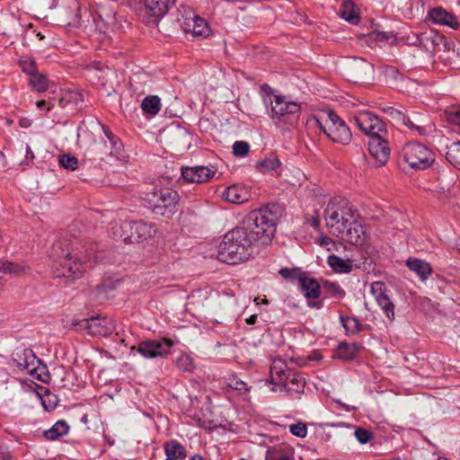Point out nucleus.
<instances>
[{
	"instance_id": "13d9d810",
	"label": "nucleus",
	"mask_w": 460,
	"mask_h": 460,
	"mask_svg": "<svg viewBox=\"0 0 460 460\" xmlns=\"http://www.w3.org/2000/svg\"><path fill=\"white\" fill-rule=\"evenodd\" d=\"M6 164L5 156L4 153L0 151V168H4Z\"/></svg>"
},
{
	"instance_id": "f257e3e1",
	"label": "nucleus",
	"mask_w": 460,
	"mask_h": 460,
	"mask_svg": "<svg viewBox=\"0 0 460 460\" xmlns=\"http://www.w3.org/2000/svg\"><path fill=\"white\" fill-rule=\"evenodd\" d=\"M277 216L270 207L251 211L239 227L255 245H268L276 233Z\"/></svg>"
},
{
	"instance_id": "72a5a7b5",
	"label": "nucleus",
	"mask_w": 460,
	"mask_h": 460,
	"mask_svg": "<svg viewBox=\"0 0 460 460\" xmlns=\"http://www.w3.org/2000/svg\"><path fill=\"white\" fill-rule=\"evenodd\" d=\"M323 290L331 296L343 298L346 295L344 289L336 282L326 280L323 285Z\"/></svg>"
},
{
	"instance_id": "de8ad7c7",
	"label": "nucleus",
	"mask_w": 460,
	"mask_h": 460,
	"mask_svg": "<svg viewBox=\"0 0 460 460\" xmlns=\"http://www.w3.org/2000/svg\"><path fill=\"white\" fill-rule=\"evenodd\" d=\"M318 243L321 245V246H328L329 244H332V247H328L327 250L328 251H331V250H335V251H338L339 250V247H341L342 244L341 242H334L332 238L328 237V236H322L318 239Z\"/></svg>"
},
{
	"instance_id": "69168bd1",
	"label": "nucleus",
	"mask_w": 460,
	"mask_h": 460,
	"mask_svg": "<svg viewBox=\"0 0 460 460\" xmlns=\"http://www.w3.org/2000/svg\"><path fill=\"white\" fill-rule=\"evenodd\" d=\"M191 460H203V458L199 455H195L192 456Z\"/></svg>"
},
{
	"instance_id": "6ab92c4d",
	"label": "nucleus",
	"mask_w": 460,
	"mask_h": 460,
	"mask_svg": "<svg viewBox=\"0 0 460 460\" xmlns=\"http://www.w3.org/2000/svg\"><path fill=\"white\" fill-rule=\"evenodd\" d=\"M327 263L330 268L338 274H348L354 269L359 268V265L356 263L354 259H343L334 254L328 256Z\"/></svg>"
},
{
	"instance_id": "aec40b11",
	"label": "nucleus",
	"mask_w": 460,
	"mask_h": 460,
	"mask_svg": "<svg viewBox=\"0 0 460 460\" xmlns=\"http://www.w3.org/2000/svg\"><path fill=\"white\" fill-rule=\"evenodd\" d=\"M429 17L432 22L436 24L447 25L452 29H457L459 27L456 17L441 7L432 9L429 13Z\"/></svg>"
},
{
	"instance_id": "dca6fc26",
	"label": "nucleus",
	"mask_w": 460,
	"mask_h": 460,
	"mask_svg": "<svg viewBox=\"0 0 460 460\" xmlns=\"http://www.w3.org/2000/svg\"><path fill=\"white\" fill-rule=\"evenodd\" d=\"M172 347V341L164 338L140 342L137 346V351L146 358H154L168 354Z\"/></svg>"
},
{
	"instance_id": "c85d7f7f",
	"label": "nucleus",
	"mask_w": 460,
	"mask_h": 460,
	"mask_svg": "<svg viewBox=\"0 0 460 460\" xmlns=\"http://www.w3.org/2000/svg\"><path fill=\"white\" fill-rule=\"evenodd\" d=\"M341 16L351 23H357L359 17L355 10L354 4L351 1H344L340 8Z\"/></svg>"
},
{
	"instance_id": "338daca9",
	"label": "nucleus",
	"mask_w": 460,
	"mask_h": 460,
	"mask_svg": "<svg viewBox=\"0 0 460 460\" xmlns=\"http://www.w3.org/2000/svg\"><path fill=\"white\" fill-rule=\"evenodd\" d=\"M3 260H0V273H3Z\"/></svg>"
},
{
	"instance_id": "5fc2aeb1",
	"label": "nucleus",
	"mask_w": 460,
	"mask_h": 460,
	"mask_svg": "<svg viewBox=\"0 0 460 460\" xmlns=\"http://www.w3.org/2000/svg\"><path fill=\"white\" fill-rule=\"evenodd\" d=\"M257 321V315L256 314H252L251 315L250 317H248L246 319V323L249 324V325H252L256 323Z\"/></svg>"
},
{
	"instance_id": "4d7b16f0",
	"label": "nucleus",
	"mask_w": 460,
	"mask_h": 460,
	"mask_svg": "<svg viewBox=\"0 0 460 460\" xmlns=\"http://www.w3.org/2000/svg\"><path fill=\"white\" fill-rule=\"evenodd\" d=\"M24 149L26 152V156L28 157L30 155V159H33L34 155H33L32 151L31 150L30 146L28 145H25Z\"/></svg>"
},
{
	"instance_id": "e2e57ef3",
	"label": "nucleus",
	"mask_w": 460,
	"mask_h": 460,
	"mask_svg": "<svg viewBox=\"0 0 460 460\" xmlns=\"http://www.w3.org/2000/svg\"><path fill=\"white\" fill-rule=\"evenodd\" d=\"M254 302L257 304V305H260V304H268V300L266 298H263L261 300H260V297H255L254 298Z\"/></svg>"
},
{
	"instance_id": "052dcab7",
	"label": "nucleus",
	"mask_w": 460,
	"mask_h": 460,
	"mask_svg": "<svg viewBox=\"0 0 460 460\" xmlns=\"http://www.w3.org/2000/svg\"><path fill=\"white\" fill-rule=\"evenodd\" d=\"M90 322H91L90 327L101 325V320L98 318H96V319L92 318Z\"/></svg>"
},
{
	"instance_id": "a18cd8bd",
	"label": "nucleus",
	"mask_w": 460,
	"mask_h": 460,
	"mask_svg": "<svg viewBox=\"0 0 460 460\" xmlns=\"http://www.w3.org/2000/svg\"><path fill=\"white\" fill-rule=\"evenodd\" d=\"M354 435L360 444H366L368 441H370L373 438V435L369 430L361 428H358L355 430Z\"/></svg>"
},
{
	"instance_id": "bf43d9fd",
	"label": "nucleus",
	"mask_w": 460,
	"mask_h": 460,
	"mask_svg": "<svg viewBox=\"0 0 460 460\" xmlns=\"http://www.w3.org/2000/svg\"><path fill=\"white\" fill-rule=\"evenodd\" d=\"M0 460H14L10 455L6 453H0Z\"/></svg>"
},
{
	"instance_id": "37998d69",
	"label": "nucleus",
	"mask_w": 460,
	"mask_h": 460,
	"mask_svg": "<svg viewBox=\"0 0 460 460\" xmlns=\"http://www.w3.org/2000/svg\"><path fill=\"white\" fill-rule=\"evenodd\" d=\"M446 117L449 122L456 124L459 127L460 133V106L454 107L446 111Z\"/></svg>"
},
{
	"instance_id": "cd10ccee",
	"label": "nucleus",
	"mask_w": 460,
	"mask_h": 460,
	"mask_svg": "<svg viewBox=\"0 0 460 460\" xmlns=\"http://www.w3.org/2000/svg\"><path fill=\"white\" fill-rule=\"evenodd\" d=\"M141 108L144 112L155 116L161 110L160 99L156 95H149L142 101Z\"/></svg>"
},
{
	"instance_id": "b1692460",
	"label": "nucleus",
	"mask_w": 460,
	"mask_h": 460,
	"mask_svg": "<svg viewBox=\"0 0 460 460\" xmlns=\"http://www.w3.org/2000/svg\"><path fill=\"white\" fill-rule=\"evenodd\" d=\"M165 460H183L186 457L184 447L176 440H170L164 444Z\"/></svg>"
},
{
	"instance_id": "09e8293b",
	"label": "nucleus",
	"mask_w": 460,
	"mask_h": 460,
	"mask_svg": "<svg viewBox=\"0 0 460 460\" xmlns=\"http://www.w3.org/2000/svg\"><path fill=\"white\" fill-rule=\"evenodd\" d=\"M450 182L443 183L440 181V180H438V184L434 187V191L441 194L447 193L450 190Z\"/></svg>"
},
{
	"instance_id": "1a4fd4ad",
	"label": "nucleus",
	"mask_w": 460,
	"mask_h": 460,
	"mask_svg": "<svg viewBox=\"0 0 460 460\" xmlns=\"http://www.w3.org/2000/svg\"><path fill=\"white\" fill-rule=\"evenodd\" d=\"M403 160L414 169H426L433 162L429 149L420 143H409L402 148Z\"/></svg>"
},
{
	"instance_id": "4468645a",
	"label": "nucleus",
	"mask_w": 460,
	"mask_h": 460,
	"mask_svg": "<svg viewBox=\"0 0 460 460\" xmlns=\"http://www.w3.org/2000/svg\"><path fill=\"white\" fill-rule=\"evenodd\" d=\"M176 3V0H143L140 15L148 22H156Z\"/></svg>"
},
{
	"instance_id": "4c0bfd02",
	"label": "nucleus",
	"mask_w": 460,
	"mask_h": 460,
	"mask_svg": "<svg viewBox=\"0 0 460 460\" xmlns=\"http://www.w3.org/2000/svg\"><path fill=\"white\" fill-rule=\"evenodd\" d=\"M377 305H379L383 313L385 314L387 319L390 322H394L395 319L394 304L392 302L389 296L385 299L377 302Z\"/></svg>"
},
{
	"instance_id": "3c124183",
	"label": "nucleus",
	"mask_w": 460,
	"mask_h": 460,
	"mask_svg": "<svg viewBox=\"0 0 460 460\" xmlns=\"http://www.w3.org/2000/svg\"><path fill=\"white\" fill-rule=\"evenodd\" d=\"M279 274L281 277H283L284 279H291L294 277L295 275V272L293 270L291 269H288V268H283L279 270Z\"/></svg>"
},
{
	"instance_id": "9d476101",
	"label": "nucleus",
	"mask_w": 460,
	"mask_h": 460,
	"mask_svg": "<svg viewBox=\"0 0 460 460\" xmlns=\"http://www.w3.org/2000/svg\"><path fill=\"white\" fill-rule=\"evenodd\" d=\"M90 267H92V263L89 261H83L77 254L66 253L61 259L56 275L57 277L77 279L82 278Z\"/></svg>"
},
{
	"instance_id": "ddd939ff",
	"label": "nucleus",
	"mask_w": 460,
	"mask_h": 460,
	"mask_svg": "<svg viewBox=\"0 0 460 460\" xmlns=\"http://www.w3.org/2000/svg\"><path fill=\"white\" fill-rule=\"evenodd\" d=\"M14 360L22 370L26 371L31 376L42 382L46 381L44 377L47 376L45 367L40 366V361L31 349H25L21 352H17Z\"/></svg>"
},
{
	"instance_id": "603ef678",
	"label": "nucleus",
	"mask_w": 460,
	"mask_h": 460,
	"mask_svg": "<svg viewBox=\"0 0 460 460\" xmlns=\"http://www.w3.org/2000/svg\"><path fill=\"white\" fill-rule=\"evenodd\" d=\"M19 125L22 128H29L31 125V120L26 118L21 119L19 121Z\"/></svg>"
},
{
	"instance_id": "2f4dec72",
	"label": "nucleus",
	"mask_w": 460,
	"mask_h": 460,
	"mask_svg": "<svg viewBox=\"0 0 460 460\" xmlns=\"http://www.w3.org/2000/svg\"><path fill=\"white\" fill-rule=\"evenodd\" d=\"M102 131L107 137V139L110 142V145L111 146V149L110 151L111 155H119L120 154V151L122 149V144L118 139L115 135L105 126H102Z\"/></svg>"
},
{
	"instance_id": "412c9836",
	"label": "nucleus",
	"mask_w": 460,
	"mask_h": 460,
	"mask_svg": "<svg viewBox=\"0 0 460 460\" xmlns=\"http://www.w3.org/2000/svg\"><path fill=\"white\" fill-rule=\"evenodd\" d=\"M294 448L286 444L281 443L279 445L269 447L266 451V460H294Z\"/></svg>"
},
{
	"instance_id": "680f3d73",
	"label": "nucleus",
	"mask_w": 460,
	"mask_h": 460,
	"mask_svg": "<svg viewBox=\"0 0 460 460\" xmlns=\"http://www.w3.org/2000/svg\"><path fill=\"white\" fill-rule=\"evenodd\" d=\"M36 105L39 109H42L43 107H45L47 105V102L44 101V100H40V101H38L36 102Z\"/></svg>"
},
{
	"instance_id": "774afa93",
	"label": "nucleus",
	"mask_w": 460,
	"mask_h": 460,
	"mask_svg": "<svg viewBox=\"0 0 460 460\" xmlns=\"http://www.w3.org/2000/svg\"><path fill=\"white\" fill-rule=\"evenodd\" d=\"M436 460H447V458H444V457L438 456V457L436 458Z\"/></svg>"
},
{
	"instance_id": "e433bc0d",
	"label": "nucleus",
	"mask_w": 460,
	"mask_h": 460,
	"mask_svg": "<svg viewBox=\"0 0 460 460\" xmlns=\"http://www.w3.org/2000/svg\"><path fill=\"white\" fill-rule=\"evenodd\" d=\"M340 321L347 334H355L360 331V323L356 318L341 315Z\"/></svg>"
},
{
	"instance_id": "79ce46f5",
	"label": "nucleus",
	"mask_w": 460,
	"mask_h": 460,
	"mask_svg": "<svg viewBox=\"0 0 460 460\" xmlns=\"http://www.w3.org/2000/svg\"><path fill=\"white\" fill-rule=\"evenodd\" d=\"M250 150V146L247 142L237 141L233 146L234 155L239 157L247 155Z\"/></svg>"
},
{
	"instance_id": "c03bdc74",
	"label": "nucleus",
	"mask_w": 460,
	"mask_h": 460,
	"mask_svg": "<svg viewBox=\"0 0 460 460\" xmlns=\"http://www.w3.org/2000/svg\"><path fill=\"white\" fill-rule=\"evenodd\" d=\"M228 386L234 390H237L239 392H247L248 386L246 383H244L243 380L237 378L236 376H233L229 377L228 379Z\"/></svg>"
},
{
	"instance_id": "a878e982",
	"label": "nucleus",
	"mask_w": 460,
	"mask_h": 460,
	"mask_svg": "<svg viewBox=\"0 0 460 460\" xmlns=\"http://www.w3.org/2000/svg\"><path fill=\"white\" fill-rule=\"evenodd\" d=\"M3 273L10 274L16 277L26 275L30 271V268L25 263H14L3 260Z\"/></svg>"
},
{
	"instance_id": "393cba45",
	"label": "nucleus",
	"mask_w": 460,
	"mask_h": 460,
	"mask_svg": "<svg viewBox=\"0 0 460 460\" xmlns=\"http://www.w3.org/2000/svg\"><path fill=\"white\" fill-rule=\"evenodd\" d=\"M301 289L308 298H317L321 294V288L318 282L312 278L300 279Z\"/></svg>"
},
{
	"instance_id": "ea45409f",
	"label": "nucleus",
	"mask_w": 460,
	"mask_h": 460,
	"mask_svg": "<svg viewBox=\"0 0 460 460\" xmlns=\"http://www.w3.org/2000/svg\"><path fill=\"white\" fill-rule=\"evenodd\" d=\"M20 66L22 70L29 75L30 76L38 73L36 68V63L33 59L28 57H23L20 59Z\"/></svg>"
},
{
	"instance_id": "f3484780",
	"label": "nucleus",
	"mask_w": 460,
	"mask_h": 460,
	"mask_svg": "<svg viewBox=\"0 0 460 460\" xmlns=\"http://www.w3.org/2000/svg\"><path fill=\"white\" fill-rule=\"evenodd\" d=\"M217 172V168L211 166H193L181 169V176L189 182L203 183L211 180Z\"/></svg>"
},
{
	"instance_id": "0eeeda50",
	"label": "nucleus",
	"mask_w": 460,
	"mask_h": 460,
	"mask_svg": "<svg viewBox=\"0 0 460 460\" xmlns=\"http://www.w3.org/2000/svg\"><path fill=\"white\" fill-rule=\"evenodd\" d=\"M119 233L114 234L125 243H138L152 237L155 234V226L146 222H124L119 226Z\"/></svg>"
},
{
	"instance_id": "c9c22d12",
	"label": "nucleus",
	"mask_w": 460,
	"mask_h": 460,
	"mask_svg": "<svg viewBox=\"0 0 460 460\" xmlns=\"http://www.w3.org/2000/svg\"><path fill=\"white\" fill-rule=\"evenodd\" d=\"M370 292L376 303L388 296L387 288L382 281L373 282L371 284Z\"/></svg>"
},
{
	"instance_id": "4be33fe9",
	"label": "nucleus",
	"mask_w": 460,
	"mask_h": 460,
	"mask_svg": "<svg viewBox=\"0 0 460 460\" xmlns=\"http://www.w3.org/2000/svg\"><path fill=\"white\" fill-rule=\"evenodd\" d=\"M184 31L199 37H207L210 32L208 23L199 16H193L187 19L184 22Z\"/></svg>"
},
{
	"instance_id": "2eb2a0df",
	"label": "nucleus",
	"mask_w": 460,
	"mask_h": 460,
	"mask_svg": "<svg viewBox=\"0 0 460 460\" xmlns=\"http://www.w3.org/2000/svg\"><path fill=\"white\" fill-rule=\"evenodd\" d=\"M386 134H377L369 137L368 153L377 165H384L390 156V146L385 138Z\"/></svg>"
},
{
	"instance_id": "8fccbe9b",
	"label": "nucleus",
	"mask_w": 460,
	"mask_h": 460,
	"mask_svg": "<svg viewBox=\"0 0 460 460\" xmlns=\"http://www.w3.org/2000/svg\"><path fill=\"white\" fill-rule=\"evenodd\" d=\"M385 74L386 76L396 78L399 75V72L394 66H387L385 68Z\"/></svg>"
},
{
	"instance_id": "864d4df0",
	"label": "nucleus",
	"mask_w": 460,
	"mask_h": 460,
	"mask_svg": "<svg viewBox=\"0 0 460 460\" xmlns=\"http://www.w3.org/2000/svg\"><path fill=\"white\" fill-rule=\"evenodd\" d=\"M402 122L405 126H407L408 128H415V125L413 124V122L408 118V117H405L403 116L402 117Z\"/></svg>"
},
{
	"instance_id": "39448f33",
	"label": "nucleus",
	"mask_w": 460,
	"mask_h": 460,
	"mask_svg": "<svg viewBox=\"0 0 460 460\" xmlns=\"http://www.w3.org/2000/svg\"><path fill=\"white\" fill-rule=\"evenodd\" d=\"M179 199L177 191L170 188L155 187L153 191L146 193L145 196L153 213L166 218L177 212Z\"/></svg>"
},
{
	"instance_id": "5701e85b",
	"label": "nucleus",
	"mask_w": 460,
	"mask_h": 460,
	"mask_svg": "<svg viewBox=\"0 0 460 460\" xmlns=\"http://www.w3.org/2000/svg\"><path fill=\"white\" fill-rule=\"evenodd\" d=\"M406 265L411 271L416 273L421 280H426L432 273V268L429 263L422 260L410 258L406 261Z\"/></svg>"
},
{
	"instance_id": "7ed1b4c3",
	"label": "nucleus",
	"mask_w": 460,
	"mask_h": 460,
	"mask_svg": "<svg viewBox=\"0 0 460 460\" xmlns=\"http://www.w3.org/2000/svg\"><path fill=\"white\" fill-rule=\"evenodd\" d=\"M356 217H358L357 210L341 197L331 199L324 210L325 226L332 235L340 234Z\"/></svg>"
},
{
	"instance_id": "20e7f679",
	"label": "nucleus",
	"mask_w": 460,
	"mask_h": 460,
	"mask_svg": "<svg viewBox=\"0 0 460 460\" xmlns=\"http://www.w3.org/2000/svg\"><path fill=\"white\" fill-rule=\"evenodd\" d=\"M270 382L274 385L271 391H283L288 395L303 393L305 378L298 373L288 368L281 360H274L270 367Z\"/></svg>"
},
{
	"instance_id": "7c9ffc66",
	"label": "nucleus",
	"mask_w": 460,
	"mask_h": 460,
	"mask_svg": "<svg viewBox=\"0 0 460 460\" xmlns=\"http://www.w3.org/2000/svg\"><path fill=\"white\" fill-rule=\"evenodd\" d=\"M29 84L33 90L43 93L48 90L49 82L44 75L36 73L30 76Z\"/></svg>"
},
{
	"instance_id": "f8f14e48",
	"label": "nucleus",
	"mask_w": 460,
	"mask_h": 460,
	"mask_svg": "<svg viewBox=\"0 0 460 460\" xmlns=\"http://www.w3.org/2000/svg\"><path fill=\"white\" fill-rule=\"evenodd\" d=\"M335 236L356 246H363L369 239L367 227L359 217H356L352 223L348 224L345 229H342Z\"/></svg>"
},
{
	"instance_id": "a19ab883",
	"label": "nucleus",
	"mask_w": 460,
	"mask_h": 460,
	"mask_svg": "<svg viewBox=\"0 0 460 460\" xmlns=\"http://www.w3.org/2000/svg\"><path fill=\"white\" fill-rule=\"evenodd\" d=\"M176 366L182 371H190L193 367L192 358L188 354L181 353L176 358Z\"/></svg>"
},
{
	"instance_id": "f704fd0d",
	"label": "nucleus",
	"mask_w": 460,
	"mask_h": 460,
	"mask_svg": "<svg viewBox=\"0 0 460 460\" xmlns=\"http://www.w3.org/2000/svg\"><path fill=\"white\" fill-rule=\"evenodd\" d=\"M280 161L277 157H269L257 164V169L263 173L276 170L280 166Z\"/></svg>"
},
{
	"instance_id": "a211bd4d",
	"label": "nucleus",
	"mask_w": 460,
	"mask_h": 460,
	"mask_svg": "<svg viewBox=\"0 0 460 460\" xmlns=\"http://www.w3.org/2000/svg\"><path fill=\"white\" fill-rule=\"evenodd\" d=\"M223 197L228 202L243 204L251 198V190L243 184H233L224 191Z\"/></svg>"
},
{
	"instance_id": "0e129e2a",
	"label": "nucleus",
	"mask_w": 460,
	"mask_h": 460,
	"mask_svg": "<svg viewBox=\"0 0 460 460\" xmlns=\"http://www.w3.org/2000/svg\"><path fill=\"white\" fill-rule=\"evenodd\" d=\"M102 322L104 323V324H107V323H108V324H110V325H111V326H110V328H109V330H112V329H113V324H112V323H111V322H108L107 320H103Z\"/></svg>"
},
{
	"instance_id": "6e6552de",
	"label": "nucleus",
	"mask_w": 460,
	"mask_h": 460,
	"mask_svg": "<svg viewBox=\"0 0 460 460\" xmlns=\"http://www.w3.org/2000/svg\"><path fill=\"white\" fill-rule=\"evenodd\" d=\"M301 106L298 102L288 101L286 96L274 95L270 102L269 116L275 123L288 122L298 115Z\"/></svg>"
},
{
	"instance_id": "58836bf2",
	"label": "nucleus",
	"mask_w": 460,
	"mask_h": 460,
	"mask_svg": "<svg viewBox=\"0 0 460 460\" xmlns=\"http://www.w3.org/2000/svg\"><path fill=\"white\" fill-rule=\"evenodd\" d=\"M58 162L63 168L70 171H75L78 167L77 158L71 155L65 154L60 155Z\"/></svg>"
},
{
	"instance_id": "c756f323",
	"label": "nucleus",
	"mask_w": 460,
	"mask_h": 460,
	"mask_svg": "<svg viewBox=\"0 0 460 460\" xmlns=\"http://www.w3.org/2000/svg\"><path fill=\"white\" fill-rule=\"evenodd\" d=\"M69 427L64 420L57 421L51 429L44 432L48 439L55 440L68 432Z\"/></svg>"
},
{
	"instance_id": "473e14b6",
	"label": "nucleus",
	"mask_w": 460,
	"mask_h": 460,
	"mask_svg": "<svg viewBox=\"0 0 460 460\" xmlns=\"http://www.w3.org/2000/svg\"><path fill=\"white\" fill-rule=\"evenodd\" d=\"M447 159L460 170V142H454L448 146Z\"/></svg>"
},
{
	"instance_id": "9b49d317",
	"label": "nucleus",
	"mask_w": 460,
	"mask_h": 460,
	"mask_svg": "<svg viewBox=\"0 0 460 460\" xmlns=\"http://www.w3.org/2000/svg\"><path fill=\"white\" fill-rule=\"evenodd\" d=\"M352 120L358 128L369 137L377 134L387 133L385 122L371 111H356L352 117Z\"/></svg>"
},
{
	"instance_id": "423d86ee",
	"label": "nucleus",
	"mask_w": 460,
	"mask_h": 460,
	"mask_svg": "<svg viewBox=\"0 0 460 460\" xmlns=\"http://www.w3.org/2000/svg\"><path fill=\"white\" fill-rule=\"evenodd\" d=\"M315 124L335 143L348 145L352 138L350 129L345 121L332 111H326L324 118H315Z\"/></svg>"
},
{
	"instance_id": "6e6d98bb",
	"label": "nucleus",
	"mask_w": 460,
	"mask_h": 460,
	"mask_svg": "<svg viewBox=\"0 0 460 460\" xmlns=\"http://www.w3.org/2000/svg\"><path fill=\"white\" fill-rule=\"evenodd\" d=\"M311 225L312 226H314V228H319L320 226H321V222H320V219L319 217H314L311 221Z\"/></svg>"
},
{
	"instance_id": "49530a36",
	"label": "nucleus",
	"mask_w": 460,
	"mask_h": 460,
	"mask_svg": "<svg viewBox=\"0 0 460 460\" xmlns=\"http://www.w3.org/2000/svg\"><path fill=\"white\" fill-rule=\"evenodd\" d=\"M289 431L296 437L305 438L307 435V428L305 423L298 422L289 426Z\"/></svg>"
},
{
	"instance_id": "f03ea898",
	"label": "nucleus",
	"mask_w": 460,
	"mask_h": 460,
	"mask_svg": "<svg viewBox=\"0 0 460 460\" xmlns=\"http://www.w3.org/2000/svg\"><path fill=\"white\" fill-rule=\"evenodd\" d=\"M253 245L255 244L248 238L246 232L237 226L224 235L217 258L228 264H237L250 257Z\"/></svg>"
},
{
	"instance_id": "bb28decb",
	"label": "nucleus",
	"mask_w": 460,
	"mask_h": 460,
	"mask_svg": "<svg viewBox=\"0 0 460 460\" xmlns=\"http://www.w3.org/2000/svg\"><path fill=\"white\" fill-rule=\"evenodd\" d=\"M358 352V347L355 343H341L335 351L338 358L344 360L353 359Z\"/></svg>"
}]
</instances>
